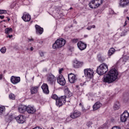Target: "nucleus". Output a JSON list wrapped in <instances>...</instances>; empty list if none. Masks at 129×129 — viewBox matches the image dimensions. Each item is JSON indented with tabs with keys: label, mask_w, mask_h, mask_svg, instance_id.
<instances>
[{
	"label": "nucleus",
	"mask_w": 129,
	"mask_h": 129,
	"mask_svg": "<svg viewBox=\"0 0 129 129\" xmlns=\"http://www.w3.org/2000/svg\"><path fill=\"white\" fill-rule=\"evenodd\" d=\"M127 25V23H126V20L125 21L124 25H123V27H125V26Z\"/></svg>",
	"instance_id": "c03bdc74"
},
{
	"label": "nucleus",
	"mask_w": 129,
	"mask_h": 129,
	"mask_svg": "<svg viewBox=\"0 0 129 129\" xmlns=\"http://www.w3.org/2000/svg\"><path fill=\"white\" fill-rule=\"evenodd\" d=\"M40 55L41 56V57H43L44 56V52L42 51H40L39 52Z\"/></svg>",
	"instance_id": "4c0bfd02"
},
{
	"label": "nucleus",
	"mask_w": 129,
	"mask_h": 129,
	"mask_svg": "<svg viewBox=\"0 0 129 129\" xmlns=\"http://www.w3.org/2000/svg\"><path fill=\"white\" fill-rule=\"evenodd\" d=\"M13 32V29L12 28H7L5 29V34L9 35L10 33Z\"/></svg>",
	"instance_id": "cd10ccee"
},
{
	"label": "nucleus",
	"mask_w": 129,
	"mask_h": 129,
	"mask_svg": "<svg viewBox=\"0 0 129 129\" xmlns=\"http://www.w3.org/2000/svg\"><path fill=\"white\" fill-rule=\"evenodd\" d=\"M65 44H66V40L63 38H60L55 41V43L52 45V48H53V49L62 48Z\"/></svg>",
	"instance_id": "7ed1b4c3"
},
{
	"label": "nucleus",
	"mask_w": 129,
	"mask_h": 129,
	"mask_svg": "<svg viewBox=\"0 0 129 129\" xmlns=\"http://www.w3.org/2000/svg\"><path fill=\"white\" fill-rule=\"evenodd\" d=\"M33 49H34V48H33V47H31L30 48L31 51H33Z\"/></svg>",
	"instance_id": "8fccbe9b"
},
{
	"label": "nucleus",
	"mask_w": 129,
	"mask_h": 129,
	"mask_svg": "<svg viewBox=\"0 0 129 129\" xmlns=\"http://www.w3.org/2000/svg\"><path fill=\"white\" fill-rule=\"evenodd\" d=\"M98 61H99V62H100L101 63H102V62H103L105 60V59H104L103 57H102L101 54H98Z\"/></svg>",
	"instance_id": "bb28decb"
},
{
	"label": "nucleus",
	"mask_w": 129,
	"mask_h": 129,
	"mask_svg": "<svg viewBox=\"0 0 129 129\" xmlns=\"http://www.w3.org/2000/svg\"><path fill=\"white\" fill-rule=\"evenodd\" d=\"M117 76H118L117 70L115 68H112L108 74L106 75L103 78V81L105 83H112L113 81H115L117 79Z\"/></svg>",
	"instance_id": "f257e3e1"
},
{
	"label": "nucleus",
	"mask_w": 129,
	"mask_h": 129,
	"mask_svg": "<svg viewBox=\"0 0 129 129\" xmlns=\"http://www.w3.org/2000/svg\"><path fill=\"white\" fill-rule=\"evenodd\" d=\"M57 83L62 86H64L66 84V80L63 75H60L57 77Z\"/></svg>",
	"instance_id": "6e6552de"
},
{
	"label": "nucleus",
	"mask_w": 129,
	"mask_h": 129,
	"mask_svg": "<svg viewBox=\"0 0 129 129\" xmlns=\"http://www.w3.org/2000/svg\"><path fill=\"white\" fill-rule=\"evenodd\" d=\"M72 9H73L72 8H71L70 9V10H72Z\"/></svg>",
	"instance_id": "13d9d810"
},
{
	"label": "nucleus",
	"mask_w": 129,
	"mask_h": 129,
	"mask_svg": "<svg viewBox=\"0 0 129 129\" xmlns=\"http://www.w3.org/2000/svg\"><path fill=\"white\" fill-rule=\"evenodd\" d=\"M80 105H82V104L81 103H80Z\"/></svg>",
	"instance_id": "6e6d98bb"
},
{
	"label": "nucleus",
	"mask_w": 129,
	"mask_h": 129,
	"mask_svg": "<svg viewBox=\"0 0 129 129\" xmlns=\"http://www.w3.org/2000/svg\"><path fill=\"white\" fill-rule=\"evenodd\" d=\"M64 92L66 93V96L68 97H71L72 96V93L71 92L70 90H69V88H66L64 90Z\"/></svg>",
	"instance_id": "b1692460"
},
{
	"label": "nucleus",
	"mask_w": 129,
	"mask_h": 129,
	"mask_svg": "<svg viewBox=\"0 0 129 129\" xmlns=\"http://www.w3.org/2000/svg\"><path fill=\"white\" fill-rule=\"evenodd\" d=\"M5 111L6 107H5V106H0V114H3V113H4V112H5Z\"/></svg>",
	"instance_id": "c85d7f7f"
},
{
	"label": "nucleus",
	"mask_w": 129,
	"mask_h": 129,
	"mask_svg": "<svg viewBox=\"0 0 129 129\" xmlns=\"http://www.w3.org/2000/svg\"><path fill=\"white\" fill-rule=\"evenodd\" d=\"M77 46L81 51H83V50H85V48L87 47V44L80 41L78 42Z\"/></svg>",
	"instance_id": "9d476101"
},
{
	"label": "nucleus",
	"mask_w": 129,
	"mask_h": 129,
	"mask_svg": "<svg viewBox=\"0 0 129 129\" xmlns=\"http://www.w3.org/2000/svg\"><path fill=\"white\" fill-rule=\"evenodd\" d=\"M72 43H74V44H76V43H77L78 42V39L77 38H74L72 40Z\"/></svg>",
	"instance_id": "72a5a7b5"
},
{
	"label": "nucleus",
	"mask_w": 129,
	"mask_h": 129,
	"mask_svg": "<svg viewBox=\"0 0 129 129\" xmlns=\"http://www.w3.org/2000/svg\"><path fill=\"white\" fill-rule=\"evenodd\" d=\"M102 106V104L100 102L98 101L96 102L94 105L93 106V109L94 110H97V109H99L100 107Z\"/></svg>",
	"instance_id": "6ab92c4d"
},
{
	"label": "nucleus",
	"mask_w": 129,
	"mask_h": 129,
	"mask_svg": "<svg viewBox=\"0 0 129 129\" xmlns=\"http://www.w3.org/2000/svg\"><path fill=\"white\" fill-rule=\"evenodd\" d=\"M41 89L43 90V92L45 94H49V87H48V85H47V84H43L41 86Z\"/></svg>",
	"instance_id": "f3484780"
},
{
	"label": "nucleus",
	"mask_w": 129,
	"mask_h": 129,
	"mask_svg": "<svg viewBox=\"0 0 129 129\" xmlns=\"http://www.w3.org/2000/svg\"><path fill=\"white\" fill-rule=\"evenodd\" d=\"M6 51H7V48H6V47H2L1 49V52H2L3 54L6 53Z\"/></svg>",
	"instance_id": "2f4dec72"
},
{
	"label": "nucleus",
	"mask_w": 129,
	"mask_h": 129,
	"mask_svg": "<svg viewBox=\"0 0 129 129\" xmlns=\"http://www.w3.org/2000/svg\"><path fill=\"white\" fill-rule=\"evenodd\" d=\"M103 0H92L89 4V6L91 9H96L102 5Z\"/></svg>",
	"instance_id": "20e7f679"
},
{
	"label": "nucleus",
	"mask_w": 129,
	"mask_h": 129,
	"mask_svg": "<svg viewBox=\"0 0 129 129\" xmlns=\"http://www.w3.org/2000/svg\"><path fill=\"white\" fill-rule=\"evenodd\" d=\"M118 63H119V61H117V62L116 63V64H115V68H116Z\"/></svg>",
	"instance_id": "a19ab883"
},
{
	"label": "nucleus",
	"mask_w": 129,
	"mask_h": 129,
	"mask_svg": "<svg viewBox=\"0 0 129 129\" xmlns=\"http://www.w3.org/2000/svg\"><path fill=\"white\" fill-rule=\"evenodd\" d=\"M126 33H127V31L126 30H123L122 32H121V35H120L121 37L125 36V34H126Z\"/></svg>",
	"instance_id": "473e14b6"
},
{
	"label": "nucleus",
	"mask_w": 129,
	"mask_h": 129,
	"mask_svg": "<svg viewBox=\"0 0 129 129\" xmlns=\"http://www.w3.org/2000/svg\"><path fill=\"white\" fill-rule=\"evenodd\" d=\"M10 20H11V19H10V18H8V21H10Z\"/></svg>",
	"instance_id": "864d4df0"
},
{
	"label": "nucleus",
	"mask_w": 129,
	"mask_h": 129,
	"mask_svg": "<svg viewBox=\"0 0 129 129\" xmlns=\"http://www.w3.org/2000/svg\"><path fill=\"white\" fill-rule=\"evenodd\" d=\"M34 77H33L32 78V80H34Z\"/></svg>",
	"instance_id": "4d7b16f0"
},
{
	"label": "nucleus",
	"mask_w": 129,
	"mask_h": 129,
	"mask_svg": "<svg viewBox=\"0 0 129 129\" xmlns=\"http://www.w3.org/2000/svg\"><path fill=\"white\" fill-rule=\"evenodd\" d=\"M84 37H85V38H87V37H88V35H84Z\"/></svg>",
	"instance_id": "3c124183"
},
{
	"label": "nucleus",
	"mask_w": 129,
	"mask_h": 129,
	"mask_svg": "<svg viewBox=\"0 0 129 129\" xmlns=\"http://www.w3.org/2000/svg\"><path fill=\"white\" fill-rule=\"evenodd\" d=\"M15 119H16L18 123H24L25 122V120H26V118L24 115H19L17 117H15Z\"/></svg>",
	"instance_id": "9b49d317"
},
{
	"label": "nucleus",
	"mask_w": 129,
	"mask_h": 129,
	"mask_svg": "<svg viewBox=\"0 0 129 129\" xmlns=\"http://www.w3.org/2000/svg\"><path fill=\"white\" fill-rule=\"evenodd\" d=\"M119 108H120V104H119V102L116 101L114 104L113 109L114 110H117Z\"/></svg>",
	"instance_id": "393cba45"
},
{
	"label": "nucleus",
	"mask_w": 129,
	"mask_h": 129,
	"mask_svg": "<svg viewBox=\"0 0 129 129\" xmlns=\"http://www.w3.org/2000/svg\"><path fill=\"white\" fill-rule=\"evenodd\" d=\"M3 78V75H0V79L2 80Z\"/></svg>",
	"instance_id": "de8ad7c7"
},
{
	"label": "nucleus",
	"mask_w": 129,
	"mask_h": 129,
	"mask_svg": "<svg viewBox=\"0 0 129 129\" xmlns=\"http://www.w3.org/2000/svg\"><path fill=\"white\" fill-rule=\"evenodd\" d=\"M51 97L52 99H54L55 101H57V99L59 98V97H58V96H57V95L56 94L52 95Z\"/></svg>",
	"instance_id": "7c9ffc66"
},
{
	"label": "nucleus",
	"mask_w": 129,
	"mask_h": 129,
	"mask_svg": "<svg viewBox=\"0 0 129 129\" xmlns=\"http://www.w3.org/2000/svg\"><path fill=\"white\" fill-rule=\"evenodd\" d=\"M40 43H43V41H41Z\"/></svg>",
	"instance_id": "bf43d9fd"
},
{
	"label": "nucleus",
	"mask_w": 129,
	"mask_h": 129,
	"mask_svg": "<svg viewBox=\"0 0 129 129\" xmlns=\"http://www.w3.org/2000/svg\"><path fill=\"white\" fill-rule=\"evenodd\" d=\"M107 70H108L107 64L103 63L97 68L96 72L99 75H103V74L106 73Z\"/></svg>",
	"instance_id": "f03ea898"
},
{
	"label": "nucleus",
	"mask_w": 129,
	"mask_h": 129,
	"mask_svg": "<svg viewBox=\"0 0 129 129\" xmlns=\"http://www.w3.org/2000/svg\"><path fill=\"white\" fill-rule=\"evenodd\" d=\"M47 80L48 83H50V84H53L54 80H55V76H54L53 74L49 73L47 75Z\"/></svg>",
	"instance_id": "f8f14e48"
},
{
	"label": "nucleus",
	"mask_w": 129,
	"mask_h": 129,
	"mask_svg": "<svg viewBox=\"0 0 129 129\" xmlns=\"http://www.w3.org/2000/svg\"><path fill=\"white\" fill-rule=\"evenodd\" d=\"M69 81L70 83H75L77 81V77L74 74L71 73L68 75Z\"/></svg>",
	"instance_id": "0eeeda50"
},
{
	"label": "nucleus",
	"mask_w": 129,
	"mask_h": 129,
	"mask_svg": "<svg viewBox=\"0 0 129 129\" xmlns=\"http://www.w3.org/2000/svg\"><path fill=\"white\" fill-rule=\"evenodd\" d=\"M18 110L20 113H24V112L27 111V106L21 105L19 107Z\"/></svg>",
	"instance_id": "412c9836"
},
{
	"label": "nucleus",
	"mask_w": 129,
	"mask_h": 129,
	"mask_svg": "<svg viewBox=\"0 0 129 129\" xmlns=\"http://www.w3.org/2000/svg\"><path fill=\"white\" fill-rule=\"evenodd\" d=\"M111 129H120V127H117V126H114Z\"/></svg>",
	"instance_id": "ea45409f"
},
{
	"label": "nucleus",
	"mask_w": 129,
	"mask_h": 129,
	"mask_svg": "<svg viewBox=\"0 0 129 129\" xmlns=\"http://www.w3.org/2000/svg\"><path fill=\"white\" fill-rule=\"evenodd\" d=\"M115 52V49L113 47H111L109 49V50L108 51V56H111V55L114 54V52Z\"/></svg>",
	"instance_id": "a878e982"
},
{
	"label": "nucleus",
	"mask_w": 129,
	"mask_h": 129,
	"mask_svg": "<svg viewBox=\"0 0 129 129\" xmlns=\"http://www.w3.org/2000/svg\"><path fill=\"white\" fill-rule=\"evenodd\" d=\"M36 33V34H39V35H42L44 32V29L41 27V26L35 25Z\"/></svg>",
	"instance_id": "dca6fc26"
},
{
	"label": "nucleus",
	"mask_w": 129,
	"mask_h": 129,
	"mask_svg": "<svg viewBox=\"0 0 129 129\" xmlns=\"http://www.w3.org/2000/svg\"><path fill=\"white\" fill-rule=\"evenodd\" d=\"M39 91V86L32 87L30 89V92L31 94H36Z\"/></svg>",
	"instance_id": "aec40b11"
},
{
	"label": "nucleus",
	"mask_w": 129,
	"mask_h": 129,
	"mask_svg": "<svg viewBox=\"0 0 129 129\" xmlns=\"http://www.w3.org/2000/svg\"><path fill=\"white\" fill-rule=\"evenodd\" d=\"M26 111L28 112V113L33 114L36 112V109L31 106H26Z\"/></svg>",
	"instance_id": "2eb2a0df"
},
{
	"label": "nucleus",
	"mask_w": 129,
	"mask_h": 129,
	"mask_svg": "<svg viewBox=\"0 0 129 129\" xmlns=\"http://www.w3.org/2000/svg\"><path fill=\"white\" fill-rule=\"evenodd\" d=\"M0 19L3 20V19H5V16H0Z\"/></svg>",
	"instance_id": "79ce46f5"
},
{
	"label": "nucleus",
	"mask_w": 129,
	"mask_h": 129,
	"mask_svg": "<svg viewBox=\"0 0 129 129\" xmlns=\"http://www.w3.org/2000/svg\"><path fill=\"white\" fill-rule=\"evenodd\" d=\"M29 41H34V39H28Z\"/></svg>",
	"instance_id": "09e8293b"
},
{
	"label": "nucleus",
	"mask_w": 129,
	"mask_h": 129,
	"mask_svg": "<svg viewBox=\"0 0 129 129\" xmlns=\"http://www.w3.org/2000/svg\"><path fill=\"white\" fill-rule=\"evenodd\" d=\"M3 22H7V20H3Z\"/></svg>",
	"instance_id": "5fc2aeb1"
},
{
	"label": "nucleus",
	"mask_w": 129,
	"mask_h": 129,
	"mask_svg": "<svg viewBox=\"0 0 129 129\" xmlns=\"http://www.w3.org/2000/svg\"><path fill=\"white\" fill-rule=\"evenodd\" d=\"M129 116L127 111H125L120 116V120L122 122H125L127 120V117Z\"/></svg>",
	"instance_id": "1a4fd4ad"
},
{
	"label": "nucleus",
	"mask_w": 129,
	"mask_h": 129,
	"mask_svg": "<svg viewBox=\"0 0 129 129\" xmlns=\"http://www.w3.org/2000/svg\"><path fill=\"white\" fill-rule=\"evenodd\" d=\"M9 38H10V39H12V38H13V35H9Z\"/></svg>",
	"instance_id": "a18cd8bd"
},
{
	"label": "nucleus",
	"mask_w": 129,
	"mask_h": 129,
	"mask_svg": "<svg viewBox=\"0 0 129 129\" xmlns=\"http://www.w3.org/2000/svg\"><path fill=\"white\" fill-rule=\"evenodd\" d=\"M5 28H6V26H4Z\"/></svg>",
	"instance_id": "e2e57ef3"
},
{
	"label": "nucleus",
	"mask_w": 129,
	"mask_h": 129,
	"mask_svg": "<svg viewBox=\"0 0 129 129\" xmlns=\"http://www.w3.org/2000/svg\"><path fill=\"white\" fill-rule=\"evenodd\" d=\"M129 4V0H120V3L119 4L121 7H125L127 6V4Z\"/></svg>",
	"instance_id": "5701e85b"
},
{
	"label": "nucleus",
	"mask_w": 129,
	"mask_h": 129,
	"mask_svg": "<svg viewBox=\"0 0 129 129\" xmlns=\"http://www.w3.org/2000/svg\"><path fill=\"white\" fill-rule=\"evenodd\" d=\"M9 98H10V99H12L13 100H15V99H16V96H15V94H14L13 93H11L9 95Z\"/></svg>",
	"instance_id": "c756f323"
},
{
	"label": "nucleus",
	"mask_w": 129,
	"mask_h": 129,
	"mask_svg": "<svg viewBox=\"0 0 129 129\" xmlns=\"http://www.w3.org/2000/svg\"><path fill=\"white\" fill-rule=\"evenodd\" d=\"M83 62L76 60L73 62V67L74 68H80V67H82V66H83Z\"/></svg>",
	"instance_id": "ddd939ff"
},
{
	"label": "nucleus",
	"mask_w": 129,
	"mask_h": 129,
	"mask_svg": "<svg viewBox=\"0 0 129 129\" xmlns=\"http://www.w3.org/2000/svg\"><path fill=\"white\" fill-rule=\"evenodd\" d=\"M81 115L80 112L78 111H75L73 113H71L70 116L72 118H77Z\"/></svg>",
	"instance_id": "a211bd4d"
},
{
	"label": "nucleus",
	"mask_w": 129,
	"mask_h": 129,
	"mask_svg": "<svg viewBox=\"0 0 129 129\" xmlns=\"http://www.w3.org/2000/svg\"><path fill=\"white\" fill-rule=\"evenodd\" d=\"M91 28L94 29V28H95V25H92V26H91Z\"/></svg>",
	"instance_id": "49530a36"
},
{
	"label": "nucleus",
	"mask_w": 129,
	"mask_h": 129,
	"mask_svg": "<svg viewBox=\"0 0 129 129\" xmlns=\"http://www.w3.org/2000/svg\"><path fill=\"white\" fill-rule=\"evenodd\" d=\"M11 81L13 84H17L21 81V78L20 77H11Z\"/></svg>",
	"instance_id": "4468645a"
},
{
	"label": "nucleus",
	"mask_w": 129,
	"mask_h": 129,
	"mask_svg": "<svg viewBox=\"0 0 129 129\" xmlns=\"http://www.w3.org/2000/svg\"><path fill=\"white\" fill-rule=\"evenodd\" d=\"M62 71H64V69L61 68L58 71L59 74H61L62 73Z\"/></svg>",
	"instance_id": "e433bc0d"
},
{
	"label": "nucleus",
	"mask_w": 129,
	"mask_h": 129,
	"mask_svg": "<svg viewBox=\"0 0 129 129\" xmlns=\"http://www.w3.org/2000/svg\"><path fill=\"white\" fill-rule=\"evenodd\" d=\"M76 87H78V86H76Z\"/></svg>",
	"instance_id": "680f3d73"
},
{
	"label": "nucleus",
	"mask_w": 129,
	"mask_h": 129,
	"mask_svg": "<svg viewBox=\"0 0 129 129\" xmlns=\"http://www.w3.org/2000/svg\"><path fill=\"white\" fill-rule=\"evenodd\" d=\"M42 61H44V60H41L40 62H42Z\"/></svg>",
	"instance_id": "052dcab7"
},
{
	"label": "nucleus",
	"mask_w": 129,
	"mask_h": 129,
	"mask_svg": "<svg viewBox=\"0 0 129 129\" xmlns=\"http://www.w3.org/2000/svg\"><path fill=\"white\" fill-rule=\"evenodd\" d=\"M91 124H92V123L91 122H90V121L88 122L87 123V126H88L89 127H90V126H91Z\"/></svg>",
	"instance_id": "f704fd0d"
},
{
	"label": "nucleus",
	"mask_w": 129,
	"mask_h": 129,
	"mask_svg": "<svg viewBox=\"0 0 129 129\" xmlns=\"http://www.w3.org/2000/svg\"><path fill=\"white\" fill-rule=\"evenodd\" d=\"M127 12H128V9H125L124 10L123 13L125 15H126V14L127 13Z\"/></svg>",
	"instance_id": "58836bf2"
},
{
	"label": "nucleus",
	"mask_w": 129,
	"mask_h": 129,
	"mask_svg": "<svg viewBox=\"0 0 129 129\" xmlns=\"http://www.w3.org/2000/svg\"><path fill=\"white\" fill-rule=\"evenodd\" d=\"M84 73L85 77L91 79L93 77L94 72L91 69H86L84 70Z\"/></svg>",
	"instance_id": "423d86ee"
},
{
	"label": "nucleus",
	"mask_w": 129,
	"mask_h": 129,
	"mask_svg": "<svg viewBox=\"0 0 129 129\" xmlns=\"http://www.w3.org/2000/svg\"><path fill=\"white\" fill-rule=\"evenodd\" d=\"M66 103V96H62L59 97L56 101V105L60 107L62 106L64 103Z\"/></svg>",
	"instance_id": "39448f33"
},
{
	"label": "nucleus",
	"mask_w": 129,
	"mask_h": 129,
	"mask_svg": "<svg viewBox=\"0 0 129 129\" xmlns=\"http://www.w3.org/2000/svg\"><path fill=\"white\" fill-rule=\"evenodd\" d=\"M92 28H91V26H89L88 28H87V30H91Z\"/></svg>",
	"instance_id": "37998d69"
},
{
	"label": "nucleus",
	"mask_w": 129,
	"mask_h": 129,
	"mask_svg": "<svg viewBox=\"0 0 129 129\" xmlns=\"http://www.w3.org/2000/svg\"><path fill=\"white\" fill-rule=\"evenodd\" d=\"M126 19L128 20V21H129V17H127Z\"/></svg>",
	"instance_id": "603ef678"
},
{
	"label": "nucleus",
	"mask_w": 129,
	"mask_h": 129,
	"mask_svg": "<svg viewBox=\"0 0 129 129\" xmlns=\"http://www.w3.org/2000/svg\"><path fill=\"white\" fill-rule=\"evenodd\" d=\"M6 13H7V11L0 10V15L2 14H6Z\"/></svg>",
	"instance_id": "c9c22d12"
},
{
	"label": "nucleus",
	"mask_w": 129,
	"mask_h": 129,
	"mask_svg": "<svg viewBox=\"0 0 129 129\" xmlns=\"http://www.w3.org/2000/svg\"><path fill=\"white\" fill-rule=\"evenodd\" d=\"M22 19L24 22H30L31 21V16L29 14H24L22 17Z\"/></svg>",
	"instance_id": "4be33fe9"
}]
</instances>
